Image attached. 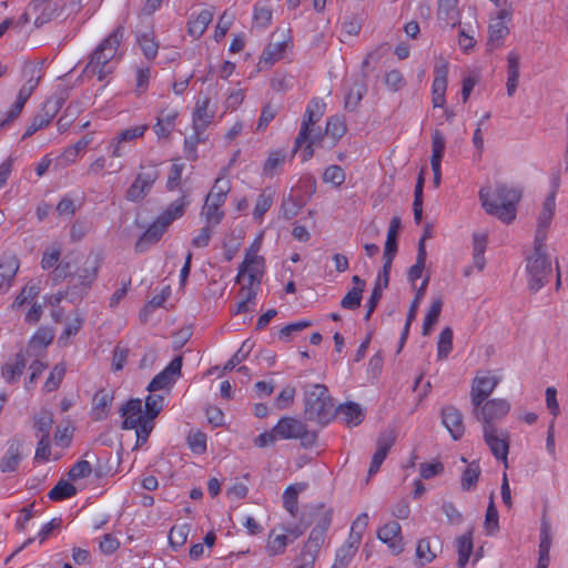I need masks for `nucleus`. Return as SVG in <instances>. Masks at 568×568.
<instances>
[{
  "label": "nucleus",
  "instance_id": "33",
  "mask_svg": "<svg viewBox=\"0 0 568 568\" xmlns=\"http://www.w3.org/2000/svg\"><path fill=\"white\" fill-rule=\"evenodd\" d=\"M458 560V568H465L469 561L470 555L473 552L474 544H473V534L466 532L455 539Z\"/></svg>",
  "mask_w": 568,
  "mask_h": 568
},
{
  "label": "nucleus",
  "instance_id": "43",
  "mask_svg": "<svg viewBox=\"0 0 568 568\" xmlns=\"http://www.w3.org/2000/svg\"><path fill=\"white\" fill-rule=\"evenodd\" d=\"M438 18L446 24L454 26L458 19L457 0H439Z\"/></svg>",
  "mask_w": 568,
  "mask_h": 568
},
{
  "label": "nucleus",
  "instance_id": "36",
  "mask_svg": "<svg viewBox=\"0 0 568 568\" xmlns=\"http://www.w3.org/2000/svg\"><path fill=\"white\" fill-rule=\"evenodd\" d=\"M337 413L343 422L349 427L359 425L364 419L363 409L355 403L341 405Z\"/></svg>",
  "mask_w": 568,
  "mask_h": 568
},
{
  "label": "nucleus",
  "instance_id": "18",
  "mask_svg": "<svg viewBox=\"0 0 568 568\" xmlns=\"http://www.w3.org/2000/svg\"><path fill=\"white\" fill-rule=\"evenodd\" d=\"M300 535H302V530L298 528L282 527L280 530L272 529L265 547L267 555H282L290 542V536L292 539H296Z\"/></svg>",
  "mask_w": 568,
  "mask_h": 568
},
{
  "label": "nucleus",
  "instance_id": "49",
  "mask_svg": "<svg viewBox=\"0 0 568 568\" xmlns=\"http://www.w3.org/2000/svg\"><path fill=\"white\" fill-rule=\"evenodd\" d=\"M445 135L439 130H434L432 133V156L430 163L440 164L445 152Z\"/></svg>",
  "mask_w": 568,
  "mask_h": 568
},
{
  "label": "nucleus",
  "instance_id": "16",
  "mask_svg": "<svg viewBox=\"0 0 568 568\" xmlns=\"http://www.w3.org/2000/svg\"><path fill=\"white\" fill-rule=\"evenodd\" d=\"M510 410V404L503 398H494L485 400L480 407L476 418L483 422L484 427L494 425L495 422L504 418Z\"/></svg>",
  "mask_w": 568,
  "mask_h": 568
},
{
  "label": "nucleus",
  "instance_id": "25",
  "mask_svg": "<svg viewBox=\"0 0 568 568\" xmlns=\"http://www.w3.org/2000/svg\"><path fill=\"white\" fill-rule=\"evenodd\" d=\"M22 75L26 81L20 88L19 94L30 98L42 78V68L34 62H26L22 69Z\"/></svg>",
  "mask_w": 568,
  "mask_h": 568
},
{
  "label": "nucleus",
  "instance_id": "44",
  "mask_svg": "<svg viewBox=\"0 0 568 568\" xmlns=\"http://www.w3.org/2000/svg\"><path fill=\"white\" fill-rule=\"evenodd\" d=\"M222 205L223 204L221 203H216L214 201L205 199V203L202 209V215L204 216L207 224L213 226L222 221L224 216V213L221 210Z\"/></svg>",
  "mask_w": 568,
  "mask_h": 568
},
{
  "label": "nucleus",
  "instance_id": "59",
  "mask_svg": "<svg viewBox=\"0 0 568 568\" xmlns=\"http://www.w3.org/2000/svg\"><path fill=\"white\" fill-rule=\"evenodd\" d=\"M64 374H65L64 365L57 364L52 368L49 377L47 378V381L44 383L45 392L50 393V392L55 390L59 387L60 383L62 382Z\"/></svg>",
  "mask_w": 568,
  "mask_h": 568
},
{
  "label": "nucleus",
  "instance_id": "39",
  "mask_svg": "<svg viewBox=\"0 0 568 568\" xmlns=\"http://www.w3.org/2000/svg\"><path fill=\"white\" fill-rule=\"evenodd\" d=\"M305 484H295L288 486L283 494L284 508L295 517L297 514V497L301 491L305 489Z\"/></svg>",
  "mask_w": 568,
  "mask_h": 568
},
{
  "label": "nucleus",
  "instance_id": "42",
  "mask_svg": "<svg viewBox=\"0 0 568 568\" xmlns=\"http://www.w3.org/2000/svg\"><path fill=\"white\" fill-rule=\"evenodd\" d=\"M359 542H353L351 538H347L345 545H343L336 552L334 568L346 567L356 554Z\"/></svg>",
  "mask_w": 568,
  "mask_h": 568
},
{
  "label": "nucleus",
  "instance_id": "2",
  "mask_svg": "<svg viewBox=\"0 0 568 568\" xmlns=\"http://www.w3.org/2000/svg\"><path fill=\"white\" fill-rule=\"evenodd\" d=\"M142 136V126H134L118 132L108 144L109 156L101 155L97 158L88 169V174L99 175L103 171L118 173L123 164L119 159L128 155L138 145V140Z\"/></svg>",
  "mask_w": 568,
  "mask_h": 568
},
{
  "label": "nucleus",
  "instance_id": "15",
  "mask_svg": "<svg viewBox=\"0 0 568 568\" xmlns=\"http://www.w3.org/2000/svg\"><path fill=\"white\" fill-rule=\"evenodd\" d=\"M484 439L488 445L493 455L503 460L505 468L508 467L509 438L504 430L496 428L494 425L484 427Z\"/></svg>",
  "mask_w": 568,
  "mask_h": 568
},
{
  "label": "nucleus",
  "instance_id": "63",
  "mask_svg": "<svg viewBox=\"0 0 568 568\" xmlns=\"http://www.w3.org/2000/svg\"><path fill=\"white\" fill-rule=\"evenodd\" d=\"M28 100L29 98L18 93L16 102L7 112L6 119L1 121L0 128L9 124L20 115Z\"/></svg>",
  "mask_w": 568,
  "mask_h": 568
},
{
  "label": "nucleus",
  "instance_id": "45",
  "mask_svg": "<svg viewBox=\"0 0 568 568\" xmlns=\"http://www.w3.org/2000/svg\"><path fill=\"white\" fill-rule=\"evenodd\" d=\"M480 473L481 470L478 463L473 462L468 464L462 475V488L467 491L474 489L477 485Z\"/></svg>",
  "mask_w": 568,
  "mask_h": 568
},
{
  "label": "nucleus",
  "instance_id": "11",
  "mask_svg": "<svg viewBox=\"0 0 568 568\" xmlns=\"http://www.w3.org/2000/svg\"><path fill=\"white\" fill-rule=\"evenodd\" d=\"M500 378L490 373L478 374L471 383L470 402L474 407V414L478 415L480 405L488 398L499 384Z\"/></svg>",
  "mask_w": 568,
  "mask_h": 568
},
{
  "label": "nucleus",
  "instance_id": "55",
  "mask_svg": "<svg viewBox=\"0 0 568 568\" xmlns=\"http://www.w3.org/2000/svg\"><path fill=\"white\" fill-rule=\"evenodd\" d=\"M38 294L39 288L34 284H27L11 304V308L18 310L26 304L31 303L38 296Z\"/></svg>",
  "mask_w": 568,
  "mask_h": 568
},
{
  "label": "nucleus",
  "instance_id": "61",
  "mask_svg": "<svg viewBox=\"0 0 568 568\" xmlns=\"http://www.w3.org/2000/svg\"><path fill=\"white\" fill-rule=\"evenodd\" d=\"M384 82H385V85L387 87V89L393 92H397L406 85L404 75L398 70L388 71L385 74Z\"/></svg>",
  "mask_w": 568,
  "mask_h": 568
},
{
  "label": "nucleus",
  "instance_id": "37",
  "mask_svg": "<svg viewBox=\"0 0 568 568\" xmlns=\"http://www.w3.org/2000/svg\"><path fill=\"white\" fill-rule=\"evenodd\" d=\"M26 366H27V361H26L23 354L18 353V354H16L12 362L7 363L2 367V372H1L2 377L4 378L6 382L12 383L21 376Z\"/></svg>",
  "mask_w": 568,
  "mask_h": 568
},
{
  "label": "nucleus",
  "instance_id": "47",
  "mask_svg": "<svg viewBox=\"0 0 568 568\" xmlns=\"http://www.w3.org/2000/svg\"><path fill=\"white\" fill-rule=\"evenodd\" d=\"M77 494V488L67 480H60L58 484L49 491L48 496L51 500L60 501L70 497H73Z\"/></svg>",
  "mask_w": 568,
  "mask_h": 568
},
{
  "label": "nucleus",
  "instance_id": "38",
  "mask_svg": "<svg viewBox=\"0 0 568 568\" xmlns=\"http://www.w3.org/2000/svg\"><path fill=\"white\" fill-rule=\"evenodd\" d=\"M33 428L39 437H50V432L53 425V413L48 409H42L33 417Z\"/></svg>",
  "mask_w": 568,
  "mask_h": 568
},
{
  "label": "nucleus",
  "instance_id": "30",
  "mask_svg": "<svg viewBox=\"0 0 568 568\" xmlns=\"http://www.w3.org/2000/svg\"><path fill=\"white\" fill-rule=\"evenodd\" d=\"M21 459V445L18 442L10 443L6 454L0 460V470L2 473H12L17 470Z\"/></svg>",
  "mask_w": 568,
  "mask_h": 568
},
{
  "label": "nucleus",
  "instance_id": "52",
  "mask_svg": "<svg viewBox=\"0 0 568 568\" xmlns=\"http://www.w3.org/2000/svg\"><path fill=\"white\" fill-rule=\"evenodd\" d=\"M346 133V125L341 118L333 116L327 120L325 134L332 139L335 144Z\"/></svg>",
  "mask_w": 568,
  "mask_h": 568
},
{
  "label": "nucleus",
  "instance_id": "21",
  "mask_svg": "<svg viewBox=\"0 0 568 568\" xmlns=\"http://www.w3.org/2000/svg\"><path fill=\"white\" fill-rule=\"evenodd\" d=\"M60 105H61V103H60L59 99L48 100L44 103L41 112L32 119L30 125L27 128L22 138L27 139V138L33 135L38 130L50 124V122L57 114L58 110L60 109Z\"/></svg>",
  "mask_w": 568,
  "mask_h": 568
},
{
  "label": "nucleus",
  "instance_id": "56",
  "mask_svg": "<svg viewBox=\"0 0 568 568\" xmlns=\"http://www.w3.org/2000/svg\"><path fill=\"white\" fill-rule=\"evenodd\" d=\"M245 99L243 89H230L223 102L224 112H233L240 108Z\"/></svg>",
  "mask_w": 568,
  "mask_h": 568
},
{
  "label": "nucleus",
  "instance_id": "9",
  "mask_svg": "<svg viewBox=\"0 0 568 568\" xmlns=\"http://www.w3.org/2000/svg\"><path fill=\"white\" fill-rule=\"evenodd\" d=\"M528 285L534 292L539 291L550 273V262L548 261L542 246L535 244V252L527 261Z\"/></svg>",
  "mask_w": 568,
  "mask_h": 568
},
{
  "label": "nucleus",
  "instance_id": "8",
  "mask_svg": "<svg viewBox=\"0 0 568 568\" xmlns=\"http://www.w3.org/2000/svg\"><path fill=\"white\" fill-rule=\"evenodd\" d=\"M514 11V6L495 7V10L490 13L487 40L489 51L503 47L510 32L509 26L513 22Z\"/></svg>",
  "mask_w": 568,
  "mask_h": 568
},
{
  "label": "nucleus",
  "instance_id": "32",
  "mask_svg": "<svg viewBox=\"0 0 568 568\" xmlns=\"http://www.w3.org/2000/svg\"><path fill=\"white\" fill-rule=\"evenodd\" d=\"M287 47V40L284 37L280 41L271 42L260 59V65H271L281 60Z\"/></svg>",
  "mask_w": 568,
  "mask_h": 568
},
{
  "label": "nucleus",
  "instance_id": "4",
  "mask_svg": "<svg viewBox=\"0 0 568 568\" xmlns=\"http://www.w3.org/2000/svg\"><path fill=\"white\" fill-rule=\"evenodd\" d=\"M123 33V27L119 26L97 45L89 55L88 63L82 71V77H95L99 81H103L113 72Z\"/></svg>",
  "mask_w": 568,
  "mask_h": 568
},
{
  "label": "nucleus",
  "instance_id": "46",
  "mask_svg": "<svg viewBox=\"0 0 568 568\" xmlns=\"http://www.w3.org/2000/svg\"><path fill=\"white\" fill-rule=\"evenodd\" d=\"M399 227H400V219L398 216L392 217V220L389 222V227L387 231L386 243H385V250H384L385 255L395 256V253L397 250L396 240H397V234H398Z\"/></svg>",
  "mask_w": 568,
  "mask_h": 568
},
{
  "label": "nucleus",
  "instance_id": "29",
  "mask_svg": "<svg viewBox=\"0 0 568 568\" xmlns=\"http://www.w3.org/2000/svg\"><path fill=\"white\" fill-rule=\"evenodd\" d=\"M231 191V181L227 178V170L222 169L214 181L213 187L206 195V199L216 203L224 204L229 192Z\"/></svg>",
  "mask_w": 568,
  "mask_h": 568
},
{
  "label": "nucleus",
  "instance_id": "3",
  "mask_svg": "<svg viewBox=\"0 0 568 568\" xmlns=\"http://www.w3.org/2000/svg\"><path fill=\"white\" fill-rule=\"evenodd\" d=\"M262 240L256 239L245 253L236 281L242 285L236 313L245 312L247 303L255 298L256 286L260 285L264 273V258L258 254Z\"/></svg>",
  "mask_w": 568,
  "mask_h": 568
},
{
  "label": "nucleus",
  "instance_id": "28",
  "mask_svg": "<svg viewBox=\"0 0 568 568\" xmlns=\"http://www.w3.org/2000/svg\"><path fill=\"white\" fill-rule=\"evenodd\" d=\"M178 114V111L173 108H164L160 111L158 122L154 125V131L158 138L164 139L169 136L174 129Z\"/></svg>",
  "mask_w": 568,
  "mask_h": 568
},
{
  "label": "nucleus",
  "instance_id": "54",
  "mask_svg": "<svg viewBox=\"0 0 568 568\" xmlns=\"http://www.w3.org/2000/svg\"><path fill=\"white\" fill-rule=\"evenodd\" d=\"M442 307H443V302L440 298H437L432 303V305L426 314V317L424 320V324H423V334L424 335H428L430 333L433 326L437 323L438 317L442 312Z\"/></svg>",
  "mask_w": 568,
  "mask_h": 568
},
{
  "label": "nucleus",
  "instance_id": "20",
  "mask_svg": "<svg viewBox=\"0 0 568 568\" xmlns=\"http://www.w3.org/2000/svg\"><path fill=\"white\" fill-rule=\"evenodd\" d=\"M20 263L18 257L11 253H4L0 258V295L6 294L12 286Z\"/></svg>",
  "mask_w": 568,
  "mask_h": 568
},
{
  "label": "nucleus",
  "instance_id": "22",
  "mask_svg": "<svg viewBox=\"0 0 568 568\" xmlns=\"http://www.w3.org/2000/svg\"><path fill=\"white\" fill-rule=\"evenodd\" d=\"M402 529L400 525L397 521H390L385 524L377 531V538L386 544L389 550L394 555H398L404 549L403 538H402Z\"/></svg>",
  "mask_w": 568,
  "mask_h": 568
},
{
  "label": "nucleus",
  "instance_id": "13",
  "mask_svg": "<svg viewBox=\"0 0 568 568\" xmlns=\"http://www.w3.org/2000/svg\"><path fill=\"white\" fill-rule=\"evenodd\" d=\"M274 432L281 439H302L304 444H312L316 439L313 432H308L305 424L294 417H284L274 426Z\"/></svg>",
  "mask_w": 568,
  "mask_h": 568
},
{
  "label": "nucleus",
  "instance_id": "41",
  "mask_svg": "<svg viewBox=\"0 0 568 568\" xmlns=\"http://www.w3.org/2000/svg\"><path fill=\"white\" fill-rule=\"evenodd\" d=\"M111 402L112 397L104 390L98 392L94 395L92 416L95 420H101L106 417Z\"/></svg>",
  "mask_w": 568,
  "mask_h": 568
},
{
  "label": "nucleus",
  "instance_id": "6",
  "mask_svg": "<svg viewBox=\"0 0 568 568\" xmlns=\"http://www.w3.org/2000/svg\"><path fill=\"white\" fill-rule=\"evenodd\" d=\"M305 416L318 424H328L335 414L334 404L324 385H311L305 392Z\"/></svg>",
  "mask_w": 568,
  "mask_h": 568
},
{
  "label": "nucleus",
  "instance_id": "62",
  "mask_svg": "<svg viewBox=\"0 0 568 568\" xmlns=\"http://www.w3.org/2000/svg\"><path fill=\"white\" fill-rule=\"evenodd\" d=\"M286 159L284 151H273L268 154L267 160L264 163L263 171L265 174L272 175L277 168H280Z\"/></svg>",
  "mask_w": 568,
  "mask_h": 568
},
{
  "label": "nucleus",
  "instance_id": "60",
  "mask_svg": "<svg viewBox=\"0 0 568 568\" xmlns=\"http://www.w3.org/2000/svg\"><path fill=\"white\" fill-rule=\"evenodd\" d=\"M278 113V106L273 105L271 103L263 106L261 115L257 121L256 131L263 132L267 128V125L274 120L276 114Z\"/></svg>",
  "mask_w": 568,
  "mask_h": 568
},
{
  "label": "nucleus",
  "instance_id": "53",
  "mask_svg": "<svg viewBox=\"0 0 568 568\" xmlns=\"http://www.w3.org/2000/svg\"><path fill=\"white\" fill-rule=\"evenodd\" d=\"M190 534V526L187 524L175 525L171 528L169 534V541L173 548L182 547Z\"/></svg>",
  "mask_w": 568,
  "mask_h": 568
},
{
  "label": "nucleus",
  "instance_id": "31",
  "mask_svg": "<svg viewBox=\"0 0 568 568\" xmlns=\"http://www.w3.org/2000/svg\"><path fill=\"white\" fill-rule=\"evenodd\" d=\"M550 547H551V534L550 527L547 523H542L540 528V541H539V557L537 568H548L550 557Z\"/></svg>",
  "mask_w": 568,
  "mask_h": 568
},
{
  "label": "nucleus",
  "instance_id": "35",
  "mask_svg": "<svg viewBox=\"0 0 568 568\" xmlns=\"http://www.w3.org/2000/svg\"><path fill=\"white\" fill-rule=\"evenodd\" d=\"M354 287L342 298L341 305L346 310H356L361 305L362 293L365 287V282L357 275L352 278Z\"/></svg>",
  "mask_w": 568,
  "mask_h": 568
},
{
  "label": "nucleus",
  "instance_id": "23",
  "mask_svg": "<svg viewBox=\"0 0 568 568\" xmlns=\"http://www.w3.org/2000/svg\"><path fill=\"white\" fill-rule=\"evenodd\" d=\"M214 114L215 104L212 102V99L206 95L199 97L193 112V123L195 129H205L213 120Z\"/></svg>",
  "mask_w": 568,
  "mask_h": 568
},
{
  "label": "nucleus",
  "instance_id": "40",
  "mask_svg": "<svg viewBox=\"0 0 568 568\" xmlns=\"http://www.w3.org/2000/svg\"><path fill=\"white\" fill-rule=\"evenodd\" d=\"M165 397L166 396L161 393H149V395L144 397V412L146 410V416L156 418L164 408Z\"/></svg>",
  "mask_w": 568,
  "mask_h": 568
},
{
  "label": "nucleus",
  "instance_id": "51",
  "mask_svg": "<svg viewBox=\"0 0 568 568\" xmlns=\"http://www.w3.org/2000/svg\"><path fill=\"white\" fill-rule=\"evenodd\" d=\"M346 179L344 170L339 165H329L323 172V181L334 187L341 186Z\"/></svg>",
  "mask_w": 568,
  "mask_h": 568
},
{
  "label": "nucleus",
  "instance_id": "48",
  "mask_svg": "<svg viewBox=\"0 0 568 568\" xmlns=\"http://www.w3.org/2000/svg\"><path fill=\"white\" fill-rule=\"evenodd\" d=\"M186 443L192 453L203 455L207 447V437L200 430H190L186 437Z\"/></svg>",
  "mask_w": 568,
  "mask_h": 568
},
{
  "label": "nucleus",
  "instance_id": "34",
  "mask_svg": "<svg viewBox=\"0 0 568 568\" xmlns=\"http://www.w3.org/2000/svg\"><path fill=\"white\" fill-rule=\"evenodd\" d=\"M213 12L204 9L197 13L195 18L190 19L187 23L189 34L193 38H200L206 30L213 19Z\"/></svg>",
  "mask_w": 568,
  "mask_h": 568
},
{
  "label": "nucleus",
  "instance_id": "12",
  "mask_svg": "<svg viewBox=\"0 0 568 568\" xmlns=\"http://www.w3.org/2000/svg\"><path fill=\"white\" fill-rule=\"evenodd\" d=\"M99 270L98 256H89L83 266L78 270L77 274L72 276L71 283L75 296L71 297V302L80 301L83 294L88 292L92 282L95 280Z\"/></svg>",
  "mask_w": 568,
  "mask_h": 568
},
{
  "label": "nucleus",
  "instance_id": "17",
  "mask_svg": "<svg viewBox=\"0 0 568 568\" xmlns=\"http://www.w3.org/2000/svg\"><path fill=\"white\" fill-rule=\"evenodd\" d=\"M123 429H134L136 435V444L142 434V402L139 398L130 399L120 409Z\"/></svg>",
  "mask_w": 568,
  "mask_h": 568
},
{
  "label": "nucleus",
  "instance_id": "10",
  "mask_svg": "<svg viewBox=\"0 0 568 568\" xmlns=\"http://www.w3.org/2000/svg\"><path fill=\"white\" fill-rule=\"evenodd\" d=\"M182 357L173 358L169 365L155 375L146 386L149 393L156 392L165 396L169 395L171 388L181 376Z\"/></svg>",
  "mask_w": 568,
  "mask_h": 568
},
{
  "label": "nucleus",
  "instance_id": "27",
  "mask_svg": "<svg viewBox=\"0 0 568 568\" xmlns=\"http://www.w3.org/2000/svg\"><path fill=\"white\" fill-rule=\"evenodd\" d=\"M439 550L438 539L423 538L416 547V560L422 566L430 564L437 557Z\"/></svg>",
  "mask_w": 568,
  "mask_h": 568
},
{
  "label": "nucleus",
  "instance_id": "64",
  "mask_svg": "<svg viewBox=\"0 0 568 568\" xmlns=\"http://www.w3.org/2000/svg\"><path fill=\"white\" fill-rule=\"evenodd\" d=\"M92 471L89 460H79L69 470L68 476L71 480H78L88 477Z\"/></svg>",
  "mask_w": 568,
  "mask_h": 568
},
{
  "label": "nucleus",
  "instance_id": "26",
  "mask_svg": "<svg viewBox=\"0 0 568 568\" xmlns=\"http://www.w3.org/2000/svg\"><path fill=\"white\" fill-rule=\"evenodd\" d=\"M395 443V437L392 434H383L377 440V449L373 455L372 463L368 469V475H375L384 459L386 458L388 450Z\"/></svg>",
  "mask_w": 568,
  "mask_h": 568
},
{
  "label": "nucleus",
  "instance_id": "24",
  "mask_svg": "<svg viewBox=\"0 0 568 568\" xmlns=\"http://www.w3.org/2000/svg\"><path fill=\"white\" fill-rule=\"evenodd\" d=\"M442 423L455 440L462 438L465 433L463 414L454 406L443 408Z\"/></svg>",
  "mask_w": 568,
  "mask_h": 568
},
{
  "label": "nucleus",
  "instance_id": "1",
  "mask_svg": "<svg viewBox=\"0 0 568 568\" xmlns=\"http://www.w3.org/2000/svg\"><path fill=\"white\" fill-rule=\"evenodd\" d=\"M478 197L481 207L488 215L509 224L517 216V205L521 199V192L515 186L497 183L494 186H481Z\"/></svg>",
  "mask_w": 568,
  "mask_h": 568
},
{
  "label": "nucleus",
  "instance_id": "5",
  "mask_svg": "<svg viewBox=\"0 0 568 568\" xmlns=\"http://www.w3.org/2000/svg\"><path fill=\"white\" fill-rule=\"evenodd\" d=\"M325 111V103L320 99H314L310 102L306 108L302 126L298 135L295 139V148H304V160H308L313 156V146L318 144L323 140V134L320 128L315 124L321 120Z\"/></svg>",
  "mask_w": 568,
  "mask_h": 568
},
{
  "label": "nucleus",
  "instance_id": "7",
  "mask_svg": "<svg viewBox=\"0 0 568 568\" xmlns=\"http://www.w3.org/2000/svg\"><path fill=\"white\" fill-rule=\"evenodd\" d=\"M189 205L185 196L172 202L166 210L161 213L148 227L144 230V244L158 243L169 226L178 219L182 217Z\"/></svg>",
  "mask_w": 568,
  "mask_h": 568
},
{
  "label": "nucleus",
  "instance_id": "57",
  "mask_svg": "<svg viewBox=\"0 0 568 568\" xmlns=\"http://www.w3.org/2000/svg\"><path fill=\"white\" fill-rule=\"evenodd\" d=\"M453 348V331L449 327H445L437 342V356L439 358H446Z\"/></svg>",
  "mask_w": 568,
  "mask_h": 568
},
{
  "label": "nucleus",
  "instance_id": "19",
  "mask_svg": "<svg viewBox=\"0 0 568 568\" xmlns=\"http://www.w3.org/2000/svg\"><path fill=\"white\" fill-rule=\"evenodd\" d=\"M448 63L440 61L434 69V80L432 84V95L434 108H442L445 104V94L447 90Z\"/></svg>",
  "mask_w": 568,
  "mask_h": 568
},
{
  "label": "nucleus",
  "instance_id": "58",
  "mask_svg": "<svg viewBox=\"0 0 568 568\" xmlns=\"http://www.w3.org/2000/svg\"><path fill=\"white\" fill-rule=\"evenodd\" d=\"M368 515L366 513H362L353 521L348 536L353 542L361 544L362 537L368 526Z\"/></svg>",
  "mask_w": 568,
  "mask_h": 568
},
{
  "label": "nucleus",
  "instance_id": "50",
  "mask_svg": "<svg viewBox=\"0 0 568 568\" xmlns=\"http://www.w3.org/2000/svg\"><path fill=\"white\" fill-rule=\"evenodd\" d=\"M426 263V250L424 245V241L422 240L418 244V253L416 257V263L408 271V280L412 283H415L423 274Z\"/></svg>",
  "mask_w": 568,
  "mask_h": 568
},
{
  "label": "nucleus",
  "instance_id": "14",
  "mask_svg": "<svg viewBox=\"0 0 568 568\" xmlns=\"http://www.w3.org/2000/svg\"><path fill=\"white\" fill-rule=\"evenodd\" d=\"M556 211V191L551 190L542 201L541 209L537 216V227L535 234V244L544 246L547 239V232L550 229Z\"/></svg>",
  "mask_w": 568,
  "mask_h": 568
}]
</instances>
